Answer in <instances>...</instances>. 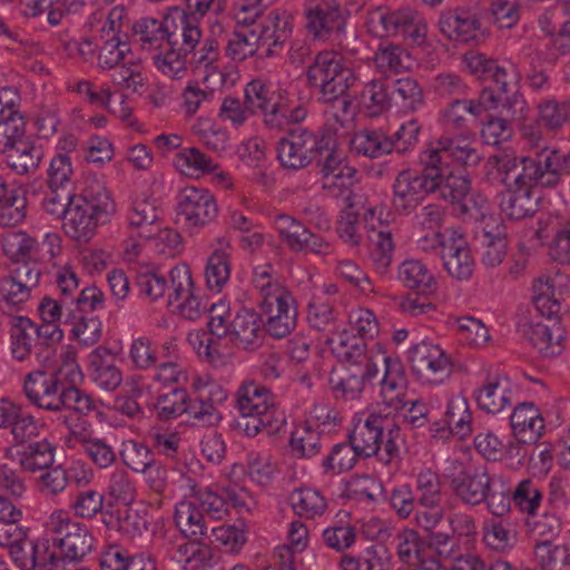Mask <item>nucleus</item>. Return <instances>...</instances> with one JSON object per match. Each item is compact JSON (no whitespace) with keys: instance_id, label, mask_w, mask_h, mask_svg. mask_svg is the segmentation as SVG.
<instances>
[{"instance_id":"f257e3e1","label":"nucleus","mask_w":570,"mask_h":570,"mask_svg":"<svg viewBox=\"0 0 570 570\" xmlns=\"http://www.w3.org/2000/svg\"><path fill=\"white\" fill-rule=\"evenodd\" d=\"M187 10H176L179 23L173 31L169 30L168 20L163 27L157 20H153V27L157 28L163 37L167 38L168 49L163 58H158V69L171 78H179L186 70L183 56L191 52L202 39L198 27L199 18L209 10L214 0H185Z\"/></svg>"},{"instance_id":"f03ea898","label":"nucleus","mask_w":570,"mask_h":570,"mask_svg":"<svg viewBox=\"0 0 570 570\" xmlns=\"http://www.w3.org/2000/svg\"><path fill=\"white\" fill-rule=\"evenodd\" d=\"M115 212V203L106 188L91 186L71 200L62 218V227L71 238L88 242L96 234L98 225L106 224Z\"/></svg>"},{"instance_id":"7ed1b4c3","label":"nucleus","mask_w":570,"mask_h":570,"mask_svg":"<svg viewBox=\"0 0 570 570\" xmlns=\"http://www.w3.org/2000/svg\"><path fill=\"white\" fill-rule=\"evenodd\" d=\"M348 440L362 458L379 455L380 461L390 463L400 454L402 436L397 424L386 416L372 413L364 422L355 424Z\"/></svg>"},{"instance_id":"20e7f679","label":"nucleus","mask_w":570,"mask_h":570,"mask_svg":"<svg viewBox=\"0 0 570 570\" xmlns=\"http://www.w3.org/2000/svg\"><path fill=\"white\" fill-rule=\"evenodd\" d=\"M306 78L308 86L318 90L324 104L344 97L357 79L354 70L335 51L318 52L307 68Z\"/></svg>"},{"instance_id":"39448f33","label":"nucleus","mask_w":570,"mask_h":570,"mask_svg":"<svg viewBox=\"0 0 570 570\" xmlns=\"http://www.w3.org/2000/svg\"><path fill=\"white\" fill-rule=\"evenodd\" d=\"M81 375L75 361H67L53 371L36 370L26 375L23 392L32 405L52 412L63 381L77 384Z\"/></svg>"},{"instance_id":"423d86ee","label":"nucleus","mask_w":570,"mask_h":570,"mask_svg":"<svg viewBox=\"0 0 570 570\" xmlns=\"http://www.w3.org/2000/svg\"><path fill=\"white\" fill-rule=\"evenodd\" d=\"M267 23H259L250 30H235L228 40L226 53L236 61H243L254 56L258 47L273 39L274 46H281L291 37L292 24L283 20L278 13L271 12L266 18Z\"/></svg>"},{"instance_id":"0eeeda50","label":"nucleus","mask_w":570,"mask_h":570,"mask_svg":"<svg viewBox=\"0 0 570 570\" xmlns=\"http://www.w3.org/2000/svg\"><path fill=\"white\" fill-rule=\"evenodd\" d=\"M49 530L55 534L53 544L60 550L59 570L66 569V563H78L82 561L92 550L94 537L89 529L71 521L66 512L58 511L51 514L48 524Z\"/></svg>"},{"instance_id":"6e6552de","label":"nucleus","mask_w":570,"mask_h":570,"mask_svg":"<svg viewBox=\"0 0 570 570\" xmlns=\"http://www.w3.org/2000/svg\"><path fill=\"white\" fill-rule=\"evenodd\" d=\"M327 148V134L314 132L305 127L288 128L276 145L277 159L283 167L301 169L307 167Z\"/></svg>"},{"instance_id":"1a4fd4ad","label":"nucleus","mask_w":570,"mask_h":570,"mask_svg":"<svg viewBox=\"0 0 570 570\" xmlns=\"http://www.w3.org/2000/svg\"><path fill=\"white\" fill-rule=\"evenodd\" d=\"M419 161L422 166L421 173L410 169L402 170L393 183L391 202L394 210L399 214L409 215L412 213L426 195L433 193V187L436 186L432 183L436 171L429 166V164H432L431 160L429 161V157L420 154Z\"/></svg>"},{"instance_id":"9d476101","label":"nucleus","mask_w":570,"mask_h":570,"mask_svg":"<svg viewBox=\"0 0 570 570\" xmlns=\"http://www.w3.org/2000/svg\"><path fill=\"white\" fill-rule=\"evenodd\" d=\"M429 166L436 171L433 179L436 186L433 187V193H438L439 197L452 205H456L462 215H472L471 206L475 202L468 199L471 191V179L464 168L453 169L450 166H441L440 157L435 154H430Z\"/></svg>"},{"instance_id":"9b49d317","label":"nucleus","mask_w":570,"mask_h":570,"mask_svg":"<svg viewBox=\"0 0 570 570\" xmlns=\"http://www.w3.org/2000/svg\"><path fill=\"white\" fill-rule=\"evenodd\" d=\"M493 82V86L484 87L490 89L495 98L497 107H503L508 117L519 115L522 110L529 111L524 96L520 91V73L512 63L497 65L487 77Z\"/></svg>"},{"instance_id":"f8f14e48","label":"nucleus","mask_w":570,"mask_h":570,"mask_svg":"<svg viewBox=\"0 0 570 570\" xmlns=\"http://www.w3.org/2000/svg\"><path fill=\"white\" fill-rule=\"evenodd\" d=\"M497 164L507 188L534 190L535 187H543L538 154L533 156L503 155L498 158Z\"/></svg>"},{"instance_id":"ddd939ff","label":"nucleus","mask_w":570,"mask_h":570,"mask_svg":"<svg viewBox=\"0 0 570 570\" xmlns=\"http://www.w3.org/2000/svg\"><path fill=\"white\" fill-rule=\"evenodd\" d=\"M348 13L338 3H323L305 10L306 28L315 38L331 40L344 48Z\"/></svg>"},{"instance_id":"4468645a","label":"nucleus","mask_w":570,"mask_h":570,"mask_svg":"<svg viewBox=\"0 0 570 570\" xmlns=\"http://www.w3.org/2000/svg\"><path fill=\"white\" fill-rule=\"evenodd\" d=\"M294 299L288 292L275 293L257 302L262 313L266 316L263 324L265 332L274 338H283L292 333L296 326V308Z\"/></svg>"},{"instance_id":"2eb2a0df","label":"nucleus","mask_w":570,"mask_h":570,"mask_svg":"<svg viewBox=\"0 0 570 570\" xmlns=\"http://www.w3.org/2000/svg\"><path fill=\"white\" fill-rule=\"evenodd\" d=\"M218 207L214 196L196 187L184 188L177 203V216L187 227H204L216 218Z\"/></svg>"},{"instance_id":"dca6fc26","label":"nucleus","mask_w":570,"mask_h":570,"mask_svg":"<svg viewBox=\"0 0 570 570\" xmlns=\"http://www.w3.org/2000/svg\"><path fill=\"white\" fill-rule=\"evenodd\" d=\"M423 156L435 154L440 157L441 166H450L449 160H454L462 166H476L481 158L473 146L472 136L466 131L458 135H445L431 142L421 153Z\"/></svg>"},{"instance_id":"f3484780","label":"nucleus","mask_w":570,"mask_h":570,"mask_svg":"<svg viewBox=\"0 0 570 570\" xmlns=\"http://www.w3.org/2000/svg\"><path fill=\"white\" fill-rule=\"evenodd\" d=\"M407 354L413 372L426 381H442L450 371V361L439 345L421 342L413 345Z\"/></svg>"},{"instance_id":"a211bd4d","label":"nucleus","mask_w":570,"mask_h":570,"mask_svg":"<svg viewBox=\"0 0 570 570\" xmlns=\"http://www.w3.org/2000/svg\"><path fill=\"white\" fill-rule=\"evenodd\" d=\"M440 32L451 41L469 43L475 41L481 31L480 14L471 8L443 11L439 18Z\"/></svg>"},{"instance_id":"6ab92c4d","label":"nucleus","mask_w":570,"mask_h":570,"mask_svg":"<svg viewBox=\"0 0 570 570\" xmlns=\"http://www.w3.org/2000/svg\"><path fill=\"white\" fill-rule=\"evenodd\" d=\"M492 481L485 466H468L451 476L450 488L462 502L478 505L489 495Z\"/></svg>"},{"instance_id":"aec40b11","label":"nucleus","mask_w":570,"mask_h":570,"mask_svg":"<svg viewBox=\"0 0 570 570\" xmlns=\"http://www.w3.org/2000/svg\"><path fill=\"white\" fill-rule=\"evenodd\" d=\"M9 554L21 570H59V559L50 551L48 542H40L28 537L10 547Z\"/></svg>"},{"instance_id":"412c9836","label":"nucleus","mask_w":570,"mask_h":570,"mask_svg":"<svg viewBox=\"0 0 570 570\" xmlns=\"http://www.w3.org/2000/svg\"><path fill=\"white\" fill-rule=\"evenodd\" d=\"M376 375V364H345L342 370L331 373L330 384L337 397L356 400L363 392L365 384Z\"/></svg>"},{"instance_id":"4be33fe9","label":"nucleus","mask_w":570,"mask_h":570,"mask_svg":"<svg viewBox=\"0 0 570 570\" xmlns=\"http://www.w3.org/2000/svg\"><path fill=\"white\" fill-rule=\"evenodd\" d=\"M283 95L281 91L273 90L272 87L261 79H254L245 87V101L246 108L250 114L257 111L264 115V122L269 125H277V112L283 111L281 100Z\"/></svg>"},{"instance_id":"5701e85b","label":"nucleus","mask_w":570,"mask_h":570,"mask_svg":"<svg viewBox=\"0 0 570 570\" xmlns=\"http://www.w3.org/2000/svg\"><path fill=\"white\" fill-rule=\"evenodd\" d=\"M88 373L92 382L107 392L115 391L122 382V373L111 351L105 346H98L89 354Z\"/></svg>"},{"instance_id":"b1692460","label":"nucleus","mask_w":570,"mask_h":570,"mask_svg":"<svg viewBox=\"0 0 570 570\" xmlns=\"http://www.w3.org/2000/svg\"><path fill=\"white\" fill-rule=\"evenodd\" d=\"M521 333L542 357L552 358L562 352V335L558 325L550 327L541 322H525L521 325Z\"/></svg>"},{"instance_id":"393cba45","label":"nucleus","mask_w":570,"mask_h":570,"mask_svg":"<svg viewBox=\"0 0 570 570\" xmlns=\"http://www.w3.org/2000/svg\"><path fill=\"white\" fill-rule=\"evenodd\" d=\"M510 422L514 438L523 443H535L544 429L541 413L532 402L518 404Z\"/></svg>"},{"instance_id":"a878e982","label":"nucleus","mask_w":570,"mask_h":570,"mask_svg":"<svg viewBox=\"0 0 570 570\" xmlns=\"http://www.w3.org/2000/svg\"><path fill=\"white\" fill-rule=\"evenodd\" d=\"M262 316L253 309H240L229 324L230 340L245 350L259 345L263 337Z\"/></svg>"},{"instance_id":"bb28decb","label":"nucleus","mask_w":570,"mask_h":570,"mask_svg":"<svg viewBox=\"0 0 570 570\" xmlns=\"http://www.w3.org/2000/svg\"><path fill=\"white\" fill-rule=\"evenodd\" d=\"M443 266L453 278L466 281L472 276L474 259L471 249L462 237L452 238L449 244L442 243Z\"/></svg>"},{"instance_id":"cd10ccee","label":"nucleus","mask_w":570,"mask_h":570,"mask_svg":"<svg viewBox=\"0 0 570 570\" xmlns=\"http://www.w3.org/2000/svg\"><path fill=\"white\" fill-rule=\"evenodd\" d=\"M511 392L507 377L495 375L488 377L484 384L474 392L480 410L497 414L511 405Z\"/></svg>"},{"instance_id":"c85d7f7f","label":"nucleus","mask_w":570,"mask_h":570,"mask_svg":"<svg viewBox=\"0 0 570 570\" xmlns=\"http://www.w3.org/2000/svg\"><path fill=\"white\" fill-rule=\"evenodd\" d=\"M56 445L47 439L28 442L16 449V460L28 472L49 469L55 462Z\"/></svg>"},{"instance_id":"c756f323","label":"nucleus","mask_w":570,"mask_h":570,"mask_svg":"<svg viewBox=\"0 0 570 570\" xmlns=\"http://www.w3.org/2000/svg\"><path fill=\"white\" fill-rule=\"evenodd\" d=\"M4 161L7 166L18 175L33 174L43 157L41 147L37 146L29 138L18 141L17 145L6 151Z\"/></svg>"},{"instance_id":"7c9ffc66","label":"nucleus","mask_w":570,"mask_h":570,"mask_svg":"<svg viewBox=\"0 0 570 570\" xmlns=\"http://www.w3.org/2000/svg\"><path fill=\"white\" fill-rule=\"evenodd\" d=\"M501 212L511 220L532 217L539 208V197L534 190L508 188L500 202Z\"/></svg>"},{"instance_id":"2f4dec72","label":"nucleus","mask_w":570,"mask_h":570,"mask_svg":"<svg viewBox=\"0 0 570 570\" xmlns=\"http://www.w3.org/2000/svg\"><path fill=\"white\" fill-rule=\"evenodd\" d=\"M274 396L272 392L255 382L243 383L236 392V406L243 420L253 416L261 410L272 406Z\"/></svg>"},{"instance_id":"473e14b6","label":"nucleus","mask_w":570,"mask_h":570,"mask_svg":"<svg viewBox=\"0 0 570 570\" xmlns=\"http://www.w3.org/2000/svg\"><path fill=\"white\" fill-rule=\"evenodd\" d=\"M27 199L20 188H10L0 177V225L16 226L26 217Z\"/></svg>"},{"instance_id":"72a5a7b5","label":"nucleus","mask_w":570,"mask_h":570,"mask_svg":"<svg viewBox=\"0 0 570 570\" xmlns=\"http://www.w3.org/2000/svg\"><path fill=\"white\" fill-rule=\"evenodd\" d=\"M541 163L543 188L557 187L563 177L570 176V150L544 148L538 153Z\"/></svg>"},{"instance_id":"f704fd0d","label":"nucleus","mask_w":570,"mask_h":570,"mask_svg":"<svg viewBox=\"0 0 570 570\" xmlns=\"http://www.w3.org/2000/svg\"><path fill=\"white\" fill-rule=\"evenodd\" d=\"M400 282L419 294L428 295L436 291V281L429 268L419 259L404 261L399 267Z\"/></svg>"},{"instance_id":"c9c22d12","label":"nucleus","mask_w":570,"mask_h":570,"mask_svg":"<svg viewBox=\"0 0 570 570\" xmlns=\"http://www.w3.org/2000/svg\"><path fill=\"white\" fill-rule=\"evenodd\" d=\"M174 518L184 537L191 540L207 537L205 514L193 502H180L175 509Z\"/></svg>"},{"instance_id":"e433bc0d","label":"nucleus","mask_w":570,"mask_h":570,"mask_svg":"<svg viewBox=\"0 0 570 570\" xmlns=\"http://www.w3.org/2000/svg\"><path fill=\"white\" fill-rule=\"evenodd\" d=\"M285 423L284 413L276 409L273 401L267 410H261L253 416L239 421L238 426L247 436H256L262 431H266L268 435L279 433Z\"/></svg>"},{"instance_id":"4c0bfd02","label":"nucleus","mask_w":570,"mask_h":570,"mask_svg":"<svg viewBox=\"0 0 570 570\" xmlns=\"http://www.w3.org/2000/svg\"><path fill=\"white\" fill-rule=\"evenodd\" d=\"M352 149L368 158H379L393 151L392 139L381 130H361L351 140Z\"/></svg>"},{"instance_id":"58836bf2","label":"nucleus","mask_w":570,"mask_h":570,"mask_svg":"<svg viewBox=\"0 0 570 570\" xmlns=\"http://www.w3.org/2000/svg\"><path fill=\"white\" fill-rule=\"evenodd\" d=\"M334 343V341H332ZM335 356L345 364L372 365L375 364L367 354L366 343L356 335L342 333L332 347Z\"/></svg>"},{"instance_id":"ea45409f","label":"nucleus","mask_w":570,"mask_h":570,"mask_svg":"<svg viewBox=\"0 0 570 570\" xmlns=\"http://www.w3.org/2000/svg\"><path fill=\"white\" fill-rule=\"evenodd\" d=\"M482 244L484 246L481 257L482 264L487 267L499 266L507 255L505 227L503 225L490 227V224L487 223L483 228Z\"/></svg>"},{"instance_id":"a19ab883","label":"nucleus","mask_w":570,"mask_h":570,"mask_svg":"<svg viewBox=\"0 0 570 570\" xmlns=\"http://www.w3.org/2000/svg\"><path fill=\"white\" fill-rule=\"evenodd\" d=\"M498 111V117H491L484 125L481 130V136L485 144L497 146L502 141L508 140L512 135V122H518L527 119L528 112L527 110H522L519 115L513 117H508L504 114L503 107H499L495 109Z\"/></svg>"},{"instance_id":"79ce46f5","label":"nucleus","mask_w":570,"mask_h":570,"mask_svg":"<svg viewBox=\"0 0 570 570\" xmlns=\"http://www.w3.org/2000/svg\"><path fill=\"white\" fill-rule=\"evenodd\" d=\"M390 79H374L365 85L361 94V102L368 115L377 116L390 107L392 95Z\"/></svg>"},{"instance_id":"37998d69","label":"nucleus","mask_w":570,"mask_h":570,"mask_svg":"<svg viewBox=\"0 0 570 570\" xmlns=\"http://www.w3.org/2000/svg\"><path fill=\"white\" fill-rule=\"evenodd\" d=\"M101 570H157L151 559L130 557L117 548H110L100 557Z\"/></svg>"},{"instance_id":"c03bdc74","label":"nucleus","mask_w":570,"mask_h":570,"mask_svg":"<svg viewBox=\"0 0 570 570\" xmlns=\"http://www.w3.org/2000/svg\"><path fill=\"white\" fill-rule=\"evenodd\" d=\"M570 119V100L547 99L538 105L537 121L548 130L561 128Z\"/></svg>"},{"instance_id":"a18cd8bd","label":"nucleus","mask_w":570,"mask_h":570,"mask_svg":"<svg viewBox=\"0 0 570 570\" xmlns=\"http://www.w3.org/2000/svg\"><path fill=\"white\" fill-rule=\"evenodd\" d=\"M289 445L298 458L311 459L321 452V435L309 423L297 426L291 435Z\"/></svg>"},{"instance_id":"49530a36","label":"nucleus","mask_w":570,"mask_h":570,"mask_svg":"<svg viewBox=\"0 0 570 570\" xmlns=\"http://www.w3.org/2000/svg\"><path fill=\"white\" fill-rule=\"evenodd\" d=\"M358 458H362L361 454L356 453L355 445L350 443L348 440L347 442L335 444L330 454L324 459L322 466L326 473L338 474L353 469Z\"/></svg>"},{"instance_id":"de8ad7c7","label":"nucleus","mask_w":570,"mask_h":570,"mask_svg":"<svg viewBox=\"0 0 570 570\" xmlns=\"http://www.w3.org/2000/svg\"><path fill=\"white\" fill-rule=\"evenodd\" d=\"M175 167L185 175L195 173H214L218 165L197 148H186L178 153L174 160Z\"/></svg>"},{"instance_id":"09e8293b","label":"nucleus","mask_w":570,"mask_h":570,"mask_svg":"<svg viewBox=\"0 0 570 570\" xmlns=\"http://www.w3.org/2000/svg\"><path fill=\"white\" fill-rule=\"evenodd\" d=\"M341 175L330 176L323 180V189L336 199H342L346 207H353L352 186L356 183V170L354 168H344Z\"/></svg>"},{"instance_id":"8fccbe9b","label":"nucleus","mask_w":570,"mask_h":570,"mask_svg":"<svg viewBox=\"0 0 570 570\" xmlns=\"http://www.w3.org/2000/svg\"><path fill=\"white\" fill-rule=\"evenodd\" d=\"M535 296L533 304L537 312L549 321H554L553 327L559 323V314L561 312V304L558 299L553 298V287L550 279H539L534 285Z\"/></svg>"},{"instance_id":"3c124183","label":"nucleus","mask_w":570,"mask_h":570,"mask_svg":"<svg viewBox=\"0 0 570 570\" xmlns=\"http://www.w3.org/2000/svg\"><path fill=\"white\" fill-rule=\"evenodd\" d=\"M135 58L130 46L117 36H112L110 39L107 38L100 48L98 61L102 69H112Z\"/></svg>"},{"instance_id":"603ef678","label":"nucleus","mask_w":570,"mask_h":570,"mask_svg":"<svg viewBox=\"0 0 570 570\" xmlns=\"http://www.w3.org/2000/svg\"><path fill=\"white\" fill-rule=\"evenodd\" d=\"M289 500L295 513L309 519L321 515L326 508L325 499L313 489L295 490Z\"/></svg>"},{"instance_id":"864d4df0","label":"nucleus","mask_w":570,"mask_h":570,"mask_svg":"<svg viewBox=\"0 0 570 570\" xmlns=\"http://www.w3.org/2000/svg\"><path fill=\"white\" fill-rule=\"evenodd\" d=\"M230 275L229 256L223 250H215L208 258L205 278L207 286L217 292L222 291Z\"/></svg>"},{"instance_id":"5fc2aeb1","label":"nucleus","mask_w":570,"mask_h":570,"mask_svg":"<svg viewBox=\"0 0 570 570\" xmlns=\"http://www.w3.org/2000/svg\"><path fill=\"white\" fill-rule=\"evenodd\" d=\"M120 456L124 463L135 472H147L155 464L154 453L150 449L136 441L124 443Z\"/></svg>"},{"instance_id":"6e6d98bb","label":"nucleus","mask_w":570,"mask_h":570,"mask_svg":"<svg viewBox=\"0 0 570 570\" xmlns=\"http://www.w3.org/2000/svg\"><path fill=\"white\" fill-rule=\"evenodd\" d=\"M35 324L28 317H17L11 327L12 354L23 361L31 353Z\"/></svg>"},{"instance_id":"4d7b16f0","label":"nucleus","mask_w":570,"mask_h":570,"mask_svg":"<svg viewBox=\"0 0 570 570\" xmlns=\"http://www.w3.org/2000/svg\"><path fill=\"white\" fill-rule=\"evenodd\" d=\"M275 228L291 250L302 252V242L308 229L299 220L285 214L277 215Z\"/></svg>"},{"instance_id":"13d9d810","label":"nucleus","mask_w":570,"mask_h":570,"mask_svg":"<svg viewBox=\"0 0 570 570\" xmlns=\"http://www.w3.org/2000/svg\"><path fill=\"white\" fill-rule=\"evenodd\" d=\"M188 393L185 389H173L169 393L158 396L155 405L161 420H170L186 413Z\"/></svg>"},{"instance_id":"bf43d9fd","label":"nucleus","mask_w":570,"mask_h":570,"mask_svg":"<svg viewBox=\"0 0 570 570\" xmlns=\"http://www.w3.org/2000/svg\"><path fill=\"white\" fill-rule=\"evenodd\" d=\"M26 122L22 115L0 117V154L13 148L18 141H23Z\"/></svg>"},{"instance_id":"052dcab7","label":"nucleus","mask_w":570,"mask_h":570,"mask_svg":"<svg viewBox=\"0 0 570 570\" xmlns=\"http://www.w3.org/2000/svg\"><path fill=\"white\" fill-rule=\"evenodd\" d=\"M76 196L73 189L47 187L41 207L50 216L62 219Z\"/></svg>"},{"instance_id":"680f3d73","label":"nucleus","mask_w":570,"mask_h":570,"mask_svg":"<svg viewBox=\"0 0 570 570\" xmlns=\"http://www.w3.org/2000/svg\"><path fill=\"white\" fill-rule=\"evenodd\" d=\"M392 97L395 95L403 108L415 110L423 102L422 88L417 81L411 77L390 79Z\"/></svg>"},{"instance_id":"e2e57ef3","label":"nucleus","mask_w":570,"mask_h":570,"mask_svg":"<svg viewBox=\"0 0 570 570\" xmlns=\"http://www.w3.org/2000/svg\"><path fill=\"white\" fill-rule=\"evenodd\" d=\"M73 168L70 157L66 154L56 155L47 171V187L72 188Z\"/></svg>"},{"instance_id":"0e129e2a","label":"nucleus","mask_w":570,"mask_h":570,"mask_svg":"<svg viewBox=\"0 0 570 570\" xmlns=\"http://www.w3.org/2000/svg\"><path fill=\"white\" fill-rule=\"evenodd\" d=\"M397 557L401 562L416 567L422 560H425L421 554V542L416 531L404 530L396 537Z\"/></svg>"},{"instance_id":"69168bd1","label":"nucleus","mask_w":570,"mask_h":570,"mask_svg":"<svg viewBox=\"0 0 570 570\" xmlns=\"http://www.w3.org/2000/svg\"><path fill=\"white\" fill-rule=\"evenodd\" d=\"M542 493L529 479L522 480L515 488L512 500L522 512L534 517L540 505Z\"/></svg>"},{"instance_id":"338daca9","label":"nucleus","mask_w":570,"mask_h":570,"mask_svg":"<svg viewBox=\"0 0 570 570\" xmlns=\"http://www.w3.org/2000/svg\"><path fill=\"white\" fill-rule=\"evenodd\" d=\"M135 284L140 294L150 298V301H156L163 297L167 288L166 277L148 268L137 273Z\"/></svg>"},{"instance_id":"774afa93","label":"nucleus","mask_w":570,"mask_h":570,"mask_svg":"<svg viewBox=\"0 0 570 570\" xmlns=\"http://www.w3.org/2000/svg\"><path fill=\"white\" fill-rule=\"evenodd\" d=\"M551 253L554 261L562 265H570V217H563L558 220Z\"/></svg>"}]
</instances>
